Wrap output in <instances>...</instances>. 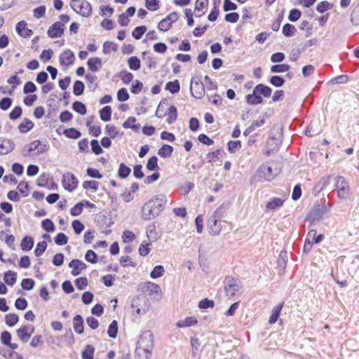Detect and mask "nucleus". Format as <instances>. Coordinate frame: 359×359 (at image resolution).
<instances>
[{
    "instance_id": "nucleus-58",
    "label": "nucleus",
    "mask_w": 359,
    "mask_h": 359,
    "mask_svg": "<svg viewBox=\"0 0 359 359\" xmlns=\"http://www.w3.org/2000/svg\"><path fill=\"white\" fill-rule=\"evenodd\" d=\"M84 204L82 202L76 203L70 210L72 216L76 217L81 214L83 209Z\"/></svg>"
},
{
    "instance_id": "nucleus-39",
    "label": "nucleus",
    "mask_w": 359,
    "mask_h": 359,
    "mask_svg": "<svg viewBox=\"0 0 359 359\" xmlns=\"http://www.w3.org/2000/svg\"><path fill=\"white\" fill-rule=\"evenodd\" d=\"M287 262V252L286 251H281L280 252L278 259L277 260V264L280 270H284Z\"/></svg>"
},
{
    "instance_id": "nucleus-14",
    "label": "nucleus",
    "mask_w": 359,
    "mask_h": 359,
    "mask_svg": "<svg viewBox=\"0 0 359 359\" xmlns=\"http://www.w3.org/2000/svg\"><path fill=\"white\" fill-rule=\"evenodd\" d=\"M69 267L72 268V274L74 276H79L81 271L86 269L87 266L86 264L83 262L82 261L75 259H72L69 264Z\"/></svg>"
},
{
    "instance_id": "nucleus-46",
    "label": "nucleus",
    "mask_w": 359,
    "mask_h": 359,
    "mask_svg": "<svg viewBox=\"0 0 359 359\" xmlns=\"http://www.w3.org/2000/svg\"><path fill=\"white\" fill-rule=\"evenodd\" d=\"M73 109L77 113L84 115L86 114L87 109L86 105L81 102L76 101L72 104Z\"/></svg>"
},
{
    "instance_id": "nucleus-40",
    "label": "nucleus",
    "mask_w": 359,
    "mask_h": 359,
    "mask_svg": "<svg viewBox=\"0 0 359 359\" xmlns=\"http://www.w3.org/2000/svg\"><path fill=\"white\" fill-rule=\"evenodd\" d=\"M63 134L71 139H78L81 135V133L74 128L65 129L63 131Z\"/></svg>"
},
{
    "instance_id": "nucleus-17",
    "label": "nucleus",
    "mask_w": 359,
    "mask_h": 359,
    "mask_svg": "<svg viewBox=\"0 0 359 359\" xmlns=\"http://www.w3.org/2000/svg\"><path fill=\"white\" fill-rule=\"evenodd\" d=\"M14 149L13 141L9 139L0 138V155L8 154Z\"/></svg>"
},
{
    "instance_id": "nucleus-6",
    "label": "nucleus",
    "mask_w": 359,
    "mask_h": 359,
    "mask_svg": "<svg viewBox=\"0 0 359 359\" xmlns=\"http://www.w3.org/2000/svg\"><path fill=\"white\" fill-rule=\"evenodd\" d=\"M154 336L151 331L146 330L140 337L137 347H141L147 354H151L154 348Z\"/></svg>"
},
{
    "instance_id": "nucleus-54",
    "label": "nucleus",
    "mask_w": 359,
    "mask_h": 359,
    "mask_svg": "<svg viewBox=\"0 0 359 359\" xmlns=\"http://www.w3.org/2000/svg\"><path fill=\"white\" fill-rule=\"evenodd\" d=\"M146 8L151 11H156L159 8L158 0H145Z\"/></svg>"
},
{
    "instance_id": "nucleus-38",
    "label": "nucleus",
    "mask_w": 359,
    "mask_h": 359,
    "mask_svg": "<svg viewBox=\"0 0 359 359\" xmlns=\"http://www.w3.org/2000/svg\"><path fill=\"white\" fill-rule=\"evenodd\" d=\"M128 64L129 66V68L131 70H138L140 68V60L136 57V56H132L128 58Z\"/></svg>"
},
{
    "instance_id": "nucleus-3",
    "label": "nucleus",
    "mask_w": 359,
    "mask_h": 359,
    "mask_svg": "<svg viewBox=\"0 0 359 359\" xmlns=\"http://www.w3.org/2000/svg\"><path fill=\"white\" fill-rule=\"evenodd\" d=\"M49 149V144L46 140H34L27 144L22 151V154L24 156H31V153L36 150V154L40 155L47 151Z\"/></svg>"
},
{
    "instance_id": "nucleus-62",
    "label": "nucleus",
    "mask_w": 359,
    "mask_h": 359,
    "mask_svg": "<svg viewBox=\"0 0 359 359\" xmlns=\"http://www.w3.org/2000/svg\"><path fill=\"white\" fill-rule=\"evenodd\" d=\"M302 13L299 10L293 8L290 11L288 20L291 22H296L301 17Z\"/></svg>"
},
{
    "instance_id": "nucleus-36",
    "label": "nucleus",
    "mask_w": 359,
    "mask_h": 359,
    "mask_svg": "<svg viewBox=\"0 0 359 359\" xmlns=\"http://www.w3.org/2000/svg\"><path fill=\"white\" fill-rule=\"evenodd\" d=\"M177 117V109L174 105H172L170 107V108L168 109V117H167L166 121L168 123L172 124V123H174L176 121Z\"/></svg>"
},
{
    "instance_id": "nucleus-43",
    "label": "nucleus",
    "mask_w": 359,
    "mask_h": 359,
    "mask_svg": "<svg viewBox=\"0 0 359 359\" xmlns=\"http://www.w3.org/2000/svg\"><path fill=\"white\" fill-rule=\"evenodd\" d=\"M297 31L295 27L291 24L287 23L283 27V34L286 37H290L294 35Z\"/></svg>"
},
{
    "instance_id": "nucleus-50",
    "label": "nucleus",
    "mask_w": 359,
    "mask_h": 359,
    "mask_svg": "<svg viewBox=\"0 0 359 359\" xmlns=\"http://www.w3.org/2000/svg\"><path fill=\"white\" fill-rule=\"evenodd\" d=\"M332 7V5L330 3H329L328 1H323L320 2L317 5L316 11L319 13H323L325 11H327V10L331 9Z\"/></svg>"
},
{
    "instance_id": "nucleus-10",
    "label": "nucleus",
    "mask_w": 359,
    "mask_h": 359,
    "mask_svg": "<svg viewBox=\"0 0 359 359\" xmlns=\"http://www.w3.org/2000/svg\"><path fill=\"white\" fill-rule=\"evenodd\" d=\"M78 183V179L73 173L67 172L63 175L62 184L66 190L74 191L77 187Z\"/></svg>"
},
{
    "instance_id": "nucleus-57",
    "label": "nucleus",
    "mask_w": 359,
    "mask_h": 359,
    "mask_svg": "<svg viewBox=\"0 0 359 359\" xmlns=\"http://www.w3.org/2000/svg\"><path fill=\"white\" fill-rule=\"evenodd\" d=\"M105 131L111 138H115L118 135V130L114 125L107 124L105 127Z\"/></svg>"
},
{
    "instance_id": "nucleus-1",
    "label": "nucleus",
    "mask_w": 359,
    "mask_h": 359,
    "mask_svg": "<svg viewBox=\"0 0 359 359\" xmlns=\"http://www.w3.org/2000/svg\"><path fill=\"white\" fill-rule=\"evenodd\" d=\"M166 203V196L163 194L151 198L142 208V218L147 221L156 218L163 211Z\"/></svg>"
},
{
    "instance_id": "nucleus-60",
    "label": "nucleus",
    "mask_w": 359,
    "mask_h": 359,
    "mask_svg": "<svg viewBox=\"0 0 359 359\" xmlns=\"http://www.w3.org/2000/svg\"><path fill=\"white\" fill-rule=\"evenodd\" d=\"M68 242V237L64 233H59L55 238V243L57 245H63Z\"/></svg>"
},
{
    "instance_id": "nucleus-27",
    "label": "nucleus",
    "mask_w": 359,
    "mask_h": 359,
    "mask_svg": "<svg viewBox=\"0 0 359 359\" xmlns=\"http://www.w3.org/2000/svg\"><path fill=\"white\" fill-rule=\"evenodd\" d=\"M225 152L222 149H217L215 151L210 152L207 154L206 158L208 162L213 163L217 159L222 158Z\"/></svg>"
},
{
    "instance_id": "nucleus-37",
    "label": "nucleus",
    "mask_w": 359,
    "mask_h": 359,
    "mask_svg": "<svg viewBox=\"0 0 359 359\" xmlns=\"http://www.w3.org/2000/svg\"><path fill=\"white\" fill-rule=\"evenodd\" d=\"M118 77L125 84H129L134 78L133 74L126 70H121L118 74Z\"/></svg>"
},
{
    "instance_id": "nucleus-56",
    "label": "nucleus",
    "mask_w": 359,
    "mask_h": 359,
    "mask_svg": "<svg viewBox=\"0 0 359 359\" xmlns=\"http://www.w3.org/2000/svg\"><path fill=\"white\" fill-rule=\"evenodd\" d=\"M215 303L212 300L205 298L198 302V308L201 309H207L208 308H213Z\"/></svg>"
},
{
    "instance_id": "nucleus-11",
    "label": "nucleus",
    "mask_w": 359,
    "mask_h": 359,
    "mask_svg": "<svg viewBox=\"0 0 359 359\" xmlns=\"http://www.w3.org/2000/svg\"><path fill=\"white\" fill-rule=\"evenodd\" d=\"M190 90L191 95L196 99H201L205 95L204 85L199 79H191Z\"/></svg>"
},
{
    "instance_id": "nucleus-25",
    "label": "nucleus",
    "mask_w": 359,
    "mask_h": 359,
    "mask_svg": "<svg viewBox=\"0 0 359 359\" xmlns=\"http://www.w3.org/2000/svg\"><path fill=\"white\" fill-rule=\"evenodd\" d=\"M34 246V239L30 236H25L20 243L21 249L23 251H29Z\"/></svg>"
},
{
    "instance_id": "nucleus-49",
    "label": "nucleus",
    "mask_w": 359,
    "mask_h": 359,
    "mask_svg": "<svg viewBox=\"0 0 359 359\" xmlns=\"http://www.w3.org/2000/svg\"><path fill=\"white\" fill-rule=\"evenodd\" d=\"M147 168L151 171L158 170L159 169L158 165V158L156 156H152L148 160Z\"/></svg>"
},
{
    "instance_id": "nucleus-4",
    "label": "nucleus",
    "mask_w": 359,
    "mask_h": 359,
    "mask_svg": "<svg viewBox=\"0 0 359 359\" xmlns=\"http://www.w3.org/2000/svg\"><path fill=\"white\" fill-rule=\"evenodd\" d=\"M334 187L339 198L346 200L349 197L350 187L344 177L338 175L334 177Z\"/></svg>"
},
{
    "instance_id": "nucleus-19",
    "label": "nucleus",
    "mask_w": 359,
    "mask_h": 359,
    "mask_svg": "<svg viewBox=\"0 0 359 359\" xmlns=\"http://www.w3.org/2000/svg\"><path fill=\"white\" fill-rule=\"evenodd\" d=\"M87 65L90 71L96 72L102 67V60L98 57H91L88 59Z\"/></svg>"
},
{
    "instance_id": "nucleus-41",
    "label": "nucleus",
    "mask_w": 359,
    "mask_h": 359,
    "mask_svg": "<svg viewBox=\"0 0 359 359\" xmlns=\"http://www.w3.org/2000/svg\"><path fill=\"white\" fill-rule=\"evenodd\" d=\"M290 67L287 64L275 65L271 67V72L272 73H283L290 69Z\"/></svg>"
},
{
    "instance_id": "nucleus-20",
    "label": "nucleus",
    "mask_w": 359,
    "mask_h": 359,
    "mask_svg": "<svg viewBox=\"0 0 359 359\" xmlns=\"http://www.w3.org/2000/svg\"><path fill=\"white\" fill-rule=\"evenodd\" d=\"M198 323L197 319L195 316H188L185 319L179 320L176 323V326L177 327H189L194 325H196Z\"/></svg>"
},
{
    "instance_id": "nucleus-23",
    "label": "nucleus",
    "mask_w": 359,
    "mask_h": 359,
    "mask_svg": "<svg viewBox=\"0 0 359 359\" xmlns=\"http://www.w3.org/2000/svg\"><path fill=\"white\" fill-rule=\"evenodd\" d=\"M34 126V123L29 119L25 118L23 121L18 126L20 132L26 133L31 130Z\"/></svg>"
},
{
    "instance_id": "nucleus-42",
    "label": "nucleus",
    "mask_w": 359,
    "mask_h": 359,
    "mask_svg": "<svg viewBox=\"0 0 359 359\" xmlns=\"http://www.w3.org/2000/svg\"><path fill=\"white\" fill-rule=\"evenodd\" d=\"M41 227L46 232H53L55 230V226L50 219H43L41 222Z\"/></svg>"
},
{
    "instance_id": "nucleus-7",
    "label": "nucleus",
    "mask_w": 359,
    "mask_h": 359,
    "mask_svg": "<svg viewBox=\"0 0 359 359\" xmlns=\"http://www.w3.org/2000/svg\"><path fill=\"white\" fill-rule=\"evenodd\" d=\"M72 8L83 17H89L92 13L91 4L86 0H72Z\"/></svg>"
},
{
    "instance_id": "nucleus-64",
    "label": "nucleus",
    "mask_w": 359,
    "mask_h": 359,
    "mask_svg": "<svg viewBox=\"0 0 359 359\" xmlns=\"http://www.w3.org/2000/svg\"><path fill=\"white\" fill-rule=\"evenodd\" d=\"M22 110L20 106H16L14 109L10 112L9 118L11 120H16L22 115Z\"/></svg>"
},
{
    "instance_id": "nucleus-15",
    "label": "nucleus",
    "mask_w": 359,
    "mask_h": 359,
    "mask_svg": "<svg viewBox=\"0 0 359 359\" xmlns=\"http://www.w3.org/2000/svg\"><path fill=\"white\" fill-rule=\"evenodd\" d=\"M74 54L69 49H67L62 52L60 55L59 59L60 65L63 66H69L70 65H72L74 62Z\"/></svg>"
},
{
    "instance_id": "nucleus-26",
    "label": "nucleus",
    "mask_w": 359,
    "mask_h": 359,
    "mask_svg": "<svg viewBox=\"0 0 359 359\" xmlns=\"http://www.w3.org/2000/svg\"><path fill=\"white\" fill-rule=\"evenodd\" d=\"M135 118L133 116H130L126 121H124V123H123V127L126 129L131 128L133 130L137 132L139 130L140 128V124H135Z\"/></svg>"
},
{
    "instance_id": "nucleus-8",
    "label": "nucleus",
    "mask_w": 359,
    "mask_h": 359,
    "mask_svg": "<svg viewBox=\"0 0 359 359\" xmlns=\"http://www.w3.org/2000/svg\"><path fill=\"white\" fill-rule=\"evenodd\" d=\"M277 175L271 166L267 163L260 165L257 171V174L253 176V179L257 181H271Z\"/></svg>"
},
{
    "instance_id": "nucleus-9",
    "label": "nucleus",
    "mask_w": 359,
    "mask_h": 359,
    "mask_svg": "<svg viewBox=\"0 0 359 359\" xmlns=\"http://www.w3.org/2000/svg\"><path fill=\"white\" fill-rule=\"evenodd\" d=\"M138 288L142 292L149 296H154L157 299H160L162 296L160 286L152 282L142 283L139 285Z\"/></svg>"
},
{
    "instance_id": "nucleus-18",
    "label": "nucleus",
    "mask_w": 359,
    "mask_h": 359,
    "mask_svg": "<svg viewBox=\"0 0 359 359\" xmlns=\"http://www.w3.org/2000/svg\"><path fill=\"white\" fill-rule=\"evenodd\" d=\"M16 32L19 35L25 38L29 37L33 34V32L27 28V24L24 20L17 23Z\"/></svg>"
},
{
    "instance_id": "nucleus-44",
    "label": "nucleus",
    "mask_w": 359,
    "mask_h": 359,
    "mask_svg": "<svg viewBox=\"0 0 359 359\" xmlns=\"http://www.w3.org/2000/svg\"><path fill=\"white\" fill-rule=\"evenodd\" d=\"M131 170L129 167L126 166L123 163L119 165L118 175L121 178H126L130 173Z\"/></svg>"
},
{
    "instance_id": "nucleus-21",
    "label": "nucleus",
    "mask_w": 359,
    "mask_h": 359,
    "mask_svg": "<svg viewBox=\"0 0 359 359\" xmlns=\"http://www.w3.org/2000/svg\"><path fill=\"white\" fill-rule=\"evenodd\" d=\"M284 200L280 198H271L266 205V208L268 210H275L281 208L283 205Z\"/></svg>"
},
{
    "instance_id": "nucleus-55",
    "label": "nucleus",
    "mask_w": 359,
    "mask_h": 359,
    "mask_svg": "<svg viewBox=\"0 0 359 359\" xmlns=\"http://www.w3.org/2000/svg\"><path fill=\"white\" fill-rule=\"evenodd\" d=\"M269 82L275 87H281L285 83V80L279 76H273L270 78Z\"/></svg>"
},
{
    "instance_id": "nucleus-29",
    "label": "nucleus",
    "mask_w": 359,
    "mask_h": 359,
    "mask_svg": "<svg viewBox=\"0 0 359 359\" xmlns=\"http://www.w3.org/2000/svg\"><path fill=\"white\" fill-rule=\"evenodd\" d=\"M335 177L334 175H330L321 177L318 181V186L320 187V190L325 189L332 181L334 182Z\"/></svg>"
},
{
    "instance_id": "nucleus-34",
    "label": "nucleus",
    "mask_w": 359,
    "mask_h": 359,
    "mask_svg": "<svg viewBox=\"0 0 359 359\" xmlns=\"http://www.w3.org/2000/svg\"><path fill=\"white\" fill-rule=\"evenodd\" d=\"M208 5V0H196L195 3V11L198 12L196 16L200 17L204 14L203 10Z\"/></svg>"
},
{
    "instance_id": "nucleus-30",
    "label": "nucleus",
    "mask_w": 359,
    "mask_h": 359,
    "mask_svg": "<svg viewBox=\"0 0 359 359\" xmlns=\"http://www.w3.org/2000/svg\"><path fill=\"white\" fill-rule=\"evenodd\" d=\"M173 152V147L168 144H163L158 151V154L162 158L170 157Z\"/></svg>"
},
{
    "instance_id": "nucleus-22",
    "label": "nucleus",
    "mask_w": 359,
    "mask_h": 359,
    "mask_svg": "<svg viewBox=\"0 0 359 359\" xmlns=\"http://www.w3.org/2000/svg\"><path fill=\"white\" fill-rule=\"evenodd\" d=\"M73 325L74 331L81 334L83 333L84 327H83V319L82 318V316H74L73 319Z\"/></svg>"
},
{
    "instance_id": "nucleus-48",
    "label": "nucleus",
    "mask_w": 359,
    "mask_h": 359,
    "mask_svg": "<svg viewBox=\"0 0 359 359\" xmlns=\"http://www.w3.org/2000/svg\"><path fill=\"white\" fill-rule=\"evenodd\" d=\"M146 31L147 27L144 25L137 27L133 31L132 36L137 40L140 39Z\"/></svg>"
},
{
    "instance_id": "nucleus-51",
    "label": "nucleus",
    "mask_w": 359,
    "mask_h": 359,
    "mask_svg": "<svg viewBox=\"0 0 359 359\" xmlns=\"http://www.w3.org/2000/svg\"><path fill=\"white\" fill-rule=\"evenodd\" d=\"M227 145L228 151L231 154H234L237 150L241 148V142L240 140L229 141Z\"/></svg>"
},
{
    "instance_id": "nucleus-12",
    "label": "nucleus",
    "mask_w": 359,
    "mask_h": 359,
    "mask_svg": "<svg viewBox=\"0 0 359 359\" xmlns=\"http://www.w3.org/2000/svg\"><path fill=\"white\" fill-rule=\"evenodd\" d=\"M179 18L177 13L172 12L168 15L163 19L158 25V28L160 31L166 32L170 29L172 23L176 22Z\"/></svg>"
},
{
    "instance_id": "nucleus-28",
    "label": "nucleus",
    "mask_w": 359,
    "mask_h": 359,
    "mask_svg": "<svg viewBox=\"0 0 359 359\" xmlns=\"http://www.w3.org/2000/svg\"><path fill=\"white\" fill-rule=\"evenodd\" d=\"M118 330V324L117 320H114L109 325L107 330V334L111 339H115L117 337Z\"/></svg>"
},
{
    "instance_id": "nucleus-33",
    "label": "nucleus",
    "mask_w": 359,
    "mask_h": 359,
    "mask_svg": "<svg viewBox=\"0 0 359 359\" xmlns=\"http://www.w3.org/2000/svg\"><path fill=\"white\" fill-rule=\"evenodd\" d=\"M4 281L8 285L13 286L17 280V273L15 272L8 271L4 273Z\"/></svg>"
},
{
    "instance_id": "nucleus-59",
    "label": "nucleus",
    "mask_w": 359,
    "mask_h": 359,
    "mask_svg": "<svg viewBox=\"0 0 359 359\" xmlns=\"http://www.w3.org/2000/svg\"><path fill=\"white\" fill-rule=\"evenodd\" d=\"M85 259L87 262L92 264H95L97 262V256L92 250H88L86 251Z\"/></svg>"
},
{
    "instance_id": "nucleus-13",
    "label": "nucleus",
    "mask_w": 359,
    "mask_h": 359,
    "mask_svg": "<svg viewBox=\"0 0 359 359\" xmlns=\"http://www.w3.org/2000/svg\"><path fill=\"white\" fill-rule=\"evenodd\" d=\"M65 25L61 22H55L48 29L47 34L50 38L55 39L62 36Z\"/></svg>"
},
{
    "instance_id": "nucleus-52",
    "label": "nucleus",
    "mask_w": 359,
    "mask_h": 359,
    "mask_svg": "<svg viewBox=\"0 0 359 359\" xmlns=\"http://www.w3.org/2000/svg\"><path fill=\"white\" fill-rule=\"evenodd\" d=\"M47 243L46 241L39 242L34 250V255L36 257H40L46 250Z\"/></svg>"
},
{
    "instance_id": "nucleus-5",
    "label": "nucleus",
    "mask_w": 359,
    "mask_h": 359,
    "mask_svg": "<svg viewBox=\"0 0 359 359\" xmlns=\"http://www.w3.org/2000/svg\"><path fill=\"white\" fill-rule=\"evenodd\" d=\"M225 292L229 297L243 293V288L240 280L233 277H227L224 287Z\"/></svg>"
},
{
    "instance_id": "nucleus-61",
    "label": "nucleus",
    "mask_w": 359,
    "mask_h": 359,
    "mask_svg": "<svg viewBox=\"0 0 359 359\" xmlns=\"http://www.w3.org/2000/svg\"><path fill=\"white\" fill-rule=\"evenodd\" d=\"M75 285L80 290H84L88 285V279L86 277H80L76 279Z\"/></svg>"
},
{
    "instance_id": "nucleus-63",
    "label": "nucleus",
    "mask_w": 359,
    "mask_h": 359,
    "mask_svg": "<svg viewBox=\"0 0 359 359\" xmlns=\"http://www.w3.org/2000/svg\"><path fill=\"white\" fill-rule=\"evenodd\" d=\"M141 347H137L135 351V359H149L151 354H147Z\"/></svg>"
},
{
    "instance_id": "nucleus-45",
    "label": "nucleus",
    "mask_w": 359,
    "mask_h": 359,
    "mask_svg": "<svg viewBox=\"0 0 359 359\" xmlns=\"http://www.w3.org/2000/svg\"><path fill=\"white\" fill-rule=\"evenodd\" d=\"M84 83L81 81H76L73 86V93L75 95L79 96L83 93Z\"/></svg>"
},
{
    "instance_id": "nucleus-53",
    "label": "nucleus",
    "mask_w": 359,
    "mask_h": 359,
    "mask_svg": "<svg viewBox=\"0 0 359 359\" xmlns=\"http://www.w3.org/2000/svg\"><path fill=\"white\" fill-rule=\"evenodd\" d=\"M117 49V46L116 43L111 41H106L103 44V53L104 54H108L111 51H116Z\"/></svg>"
},
{
    "instance_id": "nucleus-2",
    "label": "nucleus",
    "mask_w": 359,
    "mask_h": 359,
    "mask_svg": "<svg viewBox=\"0 0 359 359\" xmlns=\"http://www.w3.org/2000/svg\"><path fill=\"white\" fill-rule=\"evenodd\" d=\"M271 93L272 90L270 87L259 83L255 87L252 94L246 95V102L251 105L262 104L263 103V98L261 95H263L264 97H269Z\"/></svg>"
},
{
    "instance_id": "nucleus-47",
    "label": "nucleus",
    "mask_w": 359,
    "mask_h": 359,
    "mask_svg": "<svg viewBox=\"0 0 359 359\" xmlns=\"http://www.w3.org/2000/svg\"><path fill=\"white\" fill-rule=\"evenodd\" d=\"M165 270L163 266L158 265L154 268L150 273L151 278L156 279L163 276Z\"/></svg>"
},
{
    "instance_id": "nucleus-32",
    "label": "nucleus",
    "mask_w": 359,
    "mask_h": 359,
    "mask_svg": "<svg viewBox=\"0 0 359 359\" xmlns=\"http://www.w3.org/2000/svg\"><path fill=\"white\" fill-rule=\"evenodd\" d=\"M95 348L93 345L88 344L81 353L82 359H93Z\"/></svg>"
},
{
    "instance_id": "nucleus-31",
    "label": "nucleus",
    "mask_w": 359,
    "mask_h": 359,
    "mask_svg": "<svg viewBox=\"0 0 359 359\" xmlns=\"http://www.w3.org/2000/svg\"><path fill=\"white\" fill-rule=\"evenodd\" d=\"M165 90H168L172 94L177 93L180 90V85L178 80L174 81H169L165 85Z\"/></svg>"
},
{
    "instance_id": "nucleus-16",
    "label": "nucleus",
    "mask_w": 359,
    "mask_h": 359,
    "mask_svg": "<svg viewBox=\"0 0 359 359\" xmlns=\"http://www.w3.org/2000/svg\"><path fill=\"white\" fill-rule=\"evenodd\" d=\"M209 232L212 235H218L222 229L221 220L210 217L208 219Z\"/></svg>"
},
{
    "instance_id": "nucleus-35",
    "label": "nucleus",
    "mask_w": 359,
    "mask_h": 359,
    "mask_svg": "<svg viewBox=\"0 0 359 359\" xmlns=\"http://www.w3.org/2000/svg\"><path fill=\"white\" fill-rule=\"evenodd\" d=\"M100 116L103 121H109L111 120V108L110 106H105L100 111Z\"/></svg>"
},
{
    "instance_id": "nucleus-24",
    "label": "nucleus",
    "mask_w": 359,
    "mask_h": 359,
    "mask_svg": "<svg viewBox=\"0 0 359 359\" xmlns=\"http://www.w3.org/2000/svg\"><path fill=\"white\" fill-rule=\"evenodd\" d=\"M17 334L19 339L25 343L29 340L32 333H29L27 331V327L26 325H23L17 330Z\"/></svg>"
}]
</instances>
